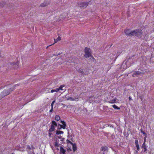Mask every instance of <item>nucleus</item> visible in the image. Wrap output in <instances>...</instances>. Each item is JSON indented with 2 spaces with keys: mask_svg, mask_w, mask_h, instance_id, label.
I'll use <instances>...</instances> for the list:
<instances>
[{
  "mask_svg": "<svg viewBox=\"0 0 154 154\" xmlns=\"http://www.w3.org/2000/svg\"><path fill=\"white\" fill-rule=\"evenodd\" d=\"M55 100H54L52 102V103H51V107L53 108V106H54V103H55Z\"/></svg>",
  "mask_w": 154,
  "mask_h": 154,
  "instance_id": "nucleus-27",
  "label": "nucleus"
},
{
  "mask_svg": "<svg viewBox=\"0 0 154 154\" xmlns=\"http://www.w3.org/2000/svg\"><path fill=\"white\" fill-rule=\"evenodd\" d=\"M72 149L74 152H75L77 150V147L76 144L75 143L72 144Z\"/></svg>",
  "mask_w": 154,
  "mask_h": 154,
  "instance_id": "nucleus-16",
  "label": "nucleus"
},
{
  "mask_svg": "<svg viewBox=\"0 0 154 154\" xmlns=\"http://www.w3.org/2000/svg\"><path fill=\"white\" fill-rule=\"evenodd\" d=\"M53 110V108L51 107V109L50 110L49 112H52Z\"/></svg>",
  "mask_w": 154,
  "mask_h": 154,
  "instance_id": "nucleus-34",
  "label": "nucleus"
},
{
  "mask_svg": "<svg viewBox=\"0 0 154 154\" xmlns=\"http://www.w3.org/2000/svg\"><path fill=\"white\" fill-rule=\"evenodd\" d=\"M91 97H88V98L90 99Z\"/></svg>",
  "mask_w": 154,
  "mask_h": 154,
  "instance_id": "nucleus-39",
  "label": "nucleus"
},
{
  "mask_svg": "<svg viewBox=\"0 0 154 154\" xmlns=\"http://www.w3.org/2000/svg\"><path fill=\"white\" fill-rule=\"evenodd\" d=\"M61 40V38L60 36H58L57 39H54V43H57L58 41H60Z\"/></svg>",
  "mask_w": 154,
  "mask_h": 154,
  "instance_id": "nucleus-18",
  "label": "nucleus"
},
{
  "mask_svg": "<svg viewBox=\"0 0 154 154\" xmlns=\"http://www.w3.org/2000/svg\"><path fill=\"white\" fill-rule=\"evenodd\" d=\"M115 109H120V108L119 107H118L116 105H113L112 106Z\"/></svg>",
  "mask_w": 154,
  "mask_h": 154,
  "instance_id": "nucleus-21",
  "label": "nucleus"
},
{
  "mask_svg": "<svg viewBox=\"0 0 154 154\" xmlns=\"http://www.w3.org/2000/svg\"><path fill=\"white\" fill-rule=\"evenodd\" d=\"M63 132L62 131H57L56 132V134L57 135L60 134H63Z\"/></svg>",
  "mask_w": 154,
  "mask_h": 154,
  "instance_id": "nucleus-20",
  "label": "nucleus"
},
{
  "mask_svg": "<svg viewBox=\"0 0 154 154\" xmlns=\"http://www.w3.org/2000/svg\"><path fill=\"white\" fill-rule=\"evenodd\" d=\"M16 85H16L15 86H13V87L10 88V90L8 91L7 90H5L3 91L2 92V93L3 94L2 96L4 97L5 96H6L9 94L14 89L15 86Z\"/></svg>",
  "mask_w": 154,
  "mask_h": 154,
  "instance_id": "nucleus-4",
  "label": "nucleus"
},
{
  "mask_svg": "<svg viewBox=\"0 0 154 154\" xmlns=\"http://www.w3.org/2000/svg\"><path fill=\"white\" fill-rule=\"evenodd\" d=\"M135 143L138 151H139L140 149V146L138 144V140L137 139L135 140Z\"/></svg>",
  "mask_w": 154,
  "mask_h": 154,
  "instance_id": "nucleus-11",
  "label": "nucleus"
},
{
  "mask_svg": "<svg viewBox=\"0 0 154 154\" xmlns=\"http://www.w3.org/2000/svg\"><path fill=\"white\" fill-rule=\"evenodd\" d=\"M5 5V3L3 2H2L0 3V8L3 7Z\"/></svg>",
  "mask_w": 154,
  "mask_h": 154,
  "instance_id": "nucleus-23",
  "label": "nucleus"
},
{
  "mask_svg": "<svg viewBox=\"0 0 154 154\" xmlns=\"http://www.w3.org/2000/svg\"><path fill=\"white\" fill-rule=\"evenodd\" d=\"M66 141H67V143H71V144H72L73 143L71 142V141H70L69 140H66Z\"/></svg>",
  "mask_w": 154,
  "mask_h": 154,
  "instance_id": "nucleus-26",
  "label": "nucleus"
},
{
  "mask_svg": "<svg viewBox=\"0 0 154 154\" xmlns=\"http://www.w3.org/2000/svg\"><path fill=\"white\" fill-rule=\"evenodd\" d=\"M51 132H49V133H48V135H49V136L50 137H51V135L52 134V133H51Z\"/></svg>",
  "mask_w": 154,
  "mask_h": 154,
  "instance_id": "nucleus-32",
  "label": "nucleus"
},
{
  "mask_svg": "<svg viewBox=\"0 0 154 154\" xmlns=\"http://www.w3.org/2000/svg\"><path fill=\"white\" fill-rule=\"evenodd\" d=\"M55 92V89H52L51 90V93H53Z\"/></svg>",
  "mask_w": 154,
  "mask_h": 154,
  "instance_id": "nucleus-33",
  "label": "nucleus"
},
{
  "mask_svg": "<svg viewBox=\"0 0 154 154\" xmlns=\"http://www.w3.org/2000/svg\"><path fill=\"white\" fill-rule=\"evenodd\" d=\"M89 4L88 2H82L79 3L78 5L81 8H86Z\"/></svg>",
  "mask_w": 154,
  "mask_h": 154,
  "instance_id": "nucleus-6",
  "label": "nucleus"
},
{
  "mask_svg": "<svg viewBox=\"0 0 154 154\" xmlns=\"http://www.w3.org/2000/svg\"><path fill=\"white\" fill-rule=\"evenodd\" d=\"M141 132L143 133L144 135H145L146 136L147 134L144 131H143L142 129H141Z\"/></svg>",
  "mask_w": 154,
  "mask_h": 154,
  "instance_id": "nucleus-25",
  "label": "nucleus"
},
{
  "mask_svg": "<svg viewBox=\"0 0 154 154\" xmlns=\"http://www.w3.org/2000/svg\"><path fill=\"white\" fill-rule=\"evenodd\" d=\"M138 150H137V151L136 152V153H138Z\"/></svg>",
  "mask_w": 154,
  "mask_h": 154,
  "instance_id": "nucleus-40",
  "label": "nucleus"
},
{
  "mask_svg": "<svg viewBox=\"0 0 154 154\" xmlns=\"http://www.w3.org/2000/svg\"><path fill=\"white\" fill-rule=\"evenodd\" d=\"M142 147L144 149V152H145L147 150V148L146 147V145L145 143V142H144L142 144Z\"/></svg>",
  "mask_w": 154,
  "mask_h": 154,
  "instance_id": "nucleus-15",
  "label": "nucleus"
},
{
  "mask_svg": "<svg viewBox=\"0 0 154 154\" xmlns=\"http://www.w3.org/2000/svg\"><path fill=\"white\" fill-rule=\"evenodd\" d=\"M146 136L144 138V142H145V143L146 138Z\"/></svg>",
  "mask_w": 154,
  "mask_h": 154,
  "instance_id": "nucleus-36",
  "label": "nucleus"
},
{
  "mask_svg": "<svg viewBox=\"0 0 154 154\" xmlns=\"http://www.w3.org/2000/svg\"><path fill=\"white\" fill-rule=\"evenodd\" d=\"M139 97L140 98L141 100L143 101V98L142 97V96L140 94Z\"/></svg>",
  "mask_w": 154,
  "mask_h": 154,
  "instance_id": "nucleus-28",
  "label": "nucleus"
},
{
  "mask_svg": "<svg viewBox=\"0 0 154 154\" xmlns=\"http://www.w3.org/2000/svg\"><path fill=\"white\" fill-rule=\"evenodd\" d=\"M55 92H57L59 91L58 88H56V89H55Z\"/></svg>",
  "mask_w": 154,
  "mask_h": 154,
  "instance_id": "nucleus-30",
  "label": "nucleus"
},
{
  "mask_svg": "<svg viewBox=\"0 0 154 154\" xmlns=\"http://www.w3.org/2000/svg\"><path fill=\"white\" fill-rule=\"evenodd\" d=\"M11 154H15L14 153H12Z\"/></svg>",
  "mask_w": 154,
  "mask_h": 154,
  "instance_id": "nucleus-41",
  "label": "nucleus"
},
{
  "mask_svg": "<svg viewBox=\"0 0 154 154\" xmlns=\"http://www.w3.org/2000/svg\"><path fill=\"white\" fill-rule=\"evenodd\" d=\"M124 32L127 35L130 36H133V30L131 31L129 29H125Z\"/></svg>",
  "mask_w": 154,
  "mask_h": 154,
  "instance_id": "nucleus-8",
  "label": "nucleus"
},
{
  "mask_svg": "<svg viewBox=\"0 0 154 154\" xmlns=\"http://www.w3.org/2000/svg\"><path fill=\"white\" fill-rule=\"evenodd\" d=\"M54 44V43L53 44H52V45H49V46H48L47 47V48H48V47H49V46H51V45H53V44Z\"/></svg>",
  "mask_w": 154,
  "mask_h": 154,
  "instance_id": "nucleus-38",
  "label": "nucleus"
},
{
  "mask_svg": "<svg viewBox=\"0 0 154 154\" xmlns=\"http://www.w3.org/2000/svg\"><path fill=\"white\" fill-rule=\"evenodd\" d=\"M55 119L56 120L59 121L60 119V117L58 115H56L55 117Z\"/></svg>",
  "mask_w": 154,
  "mask_h": 154,
  "instance_id": "nucleus-19",
  "label": "nucleus"
},
{
  "mask_svg": "<svg viewBox=\"0 0 154 154\" xmlns=\"http://www.w3.org/2000/svg\"><path fill=\"white\" fill-rule=\"evenodd\" d=\"M64 87V85H60L59 88L58 89H59V90H63L64 89H63V88Z\"/></svg>",
  "mask_w": 154,
  "mask_h": 154,
  "instance_id": "nucleus-24",
  "label": "nucleus"
},
{
  "mask_svg": "<svg viewBox=\"0 0 154 154\" xmlns=\"http://www.w3.org/2000/svg\"><path fill=\"white\" fill-rule=\"evenodd\" d=\"M57 124L54 121H52L51 122V128L49 129V132H53L54 131L55 129V127H57Z\"/></svg>",
  "mask_w": 154,
  "mask_h": 154,
  "instance_id": "nucleus-3",
  "label": "nucleus"
},
{
  "mask_svg": "<svg viewBox=\"0 0 154 154\" xmlns=\"http://www.w3.org/2000/svg\"><path fill=\"white\" fill-rule=\"evenodd\" d=\"M135 35L137 37L140 38L143 36V32L140 29H137L133 30V36Z\"/></svg>",
  "mask_w": 154,
  "mask_h": 154,
  "instance_id": "nucleus-1",
  "label": "nucleus"
},
{
  "mask_svg": "<svg viewBox=\"0 0 154 154\" xmlns=\"http://www.w3.org/2000/svg\"><path fill=\"white\" fill-rule=\"evenodd\" d=\"M107 149L108 147L106 146H103L101 147V150L102 151H105Z\"/></svg>",
  "mask_w": 154,
  "mask_h": 154,
  "instance_id": "nucleus-14",
  "label": "nucleus"
},
{
  "mask_svg": "<svg viewBox=\"0 0 154 154\" xmlns=\"http://www.w3.org/2000/svg\"><path fill=\"white\" fill-rule=\"evenodd\" d=\"M49 4V2L47 1H45L43 3L41 4L40 5V6L42 7H45L46 6H47Z\"/></svg>",
  "mask_w": 154,
  "mask_h": 154,
  "instance_id": "nucleus-10",
  "label": "nucleus"
},
{
  "mask_svg": "<svg viewBox=\"0 0 154 154\" xmlns=\"http://www.w3.org/2000/svg\"><path fill=\"white\" fill-rule=\"evenodd\" d=\"M27 149H30L31 148H30V146H28L27 147Z\"/></svg>",
  "mask_w": 154,
  "mask_h": 154,
  "instance_id": "nucleus-37",
  "label": "nucleus"
},
{
  "mask_svg": "<svg viewBox=\"0 0 154 154\" xmlns=\"http://www.w3.org/2000/svg\"><path fill=\"white\" fill-rule=\"evenodd\" d=\"M116 98H115L113 99L112 100H111L110 101H109L108 102L109 103H113L116 102Z\"/></svg>",
  "mask_w": 154,
  "mask_h": 154,
  "instance_id": "nucleus-17",
  "label": "nucleus"
},
{
  "mask_svg": "<svg viewBox=\"0 0 154 154\" xmlns=\"http://www.w3.org/2000/svg\"><path fill=\"white\" fill-rule=\"evenodd\" d=\"M61 123L62 124V125L59 124V125L60 126L61 128H62L63 129H65L66 126V123L64 121H61Z\"/></svg>",
  "mask_w": 154,
  "mask_h": 154,
  "instance_id": "nucleus-9",
  "label": "nucleus"
},
{
  "mask_svg": "<svg viewBox=\"0 0 154 154\" xmlns=\"http://www.w3.org/2000/svg\"><path fill=\"white\" fill-rule=\"evenodd\" d=\"M129 100V101L132 100V99L131 97L129 96L128 97Z\"/></svg>",
  "mask_w": 154,
  "mask_h": 154,
  "instance_id": "nucleus-31",
  "label": "nucleus"
},
{
  "mask_svg": "<svg viewBox=\"0 0 154 154\" xmlns=\"http://www.w3.org/2000/svg\"><path fill=\"white\" fill-rule=\"evenodd\" d=\"M143 74V72H140L139 71H135L133 72L132 75L133 77H135L137 76H138L139 75H142Z\"/></svg>",
  "mask_w": 154,
  "mask_h": 154,
  "instance_id": "nucleus-7",
  "label": "nucleus"
},
{
  "mask_svg": "<svg viewBox=\"0 0 154 154\" xmlns=\"http://www.w3.org/2000/svg\"><path fill=\"white\" fill-rule=\"evenodd\" d=\"M10 64L11 66L14 69H16L19 67V62L18 61H17L16 62L10 63Z\"/></svg>",
  "mask_w": 154,
  "mask_h": 154,
  "instance_id": "nucleus-5",
  "label": "nucleus"
},
{
  "mask_svg": "<svg viewBox=\"0 0 154 154\" xmlns=\"http://www.w3.org/2000/svg\"><path fill=\"white\" fill-rule=\"evenodd\" d=\"M60 53H58V54L56 53V54H54L53 55L57 56L58 55H60Z\"/></svg>",
  "mask_w": 154,
  "mask_h": 154,
  "instance_id": "nucleus-35",
  "label": "nucleus"
},
{
  "mask_svg": "<svg viewBox=\"0 0 154 154\" xmlns=\"http://www.w3.org/2000/svg\"><path fill=\"white\" fill-rule=\"evenodd\" d=\"M135 143L138 151H139L140 149V146L138 144V140L137 139L135 140Z\"/></svg>",
  "mask_w": 154,
  "mask_h": 154,
  "instance_id": "nucleus-12",
  "label": "nucleus"
},
{
  "mask_svg": "<svg viewBox=\"0 0 154 154\" xmlns=\"http://www.w3.org/2000/svg\"><path fill=\"white\" fill-rule=\"evenodd\" d=\"M78 71L81 74H83L84 73V72L82 69H78Z\"/></svg>",
  "mask_w": 154,
  "mask_h": 154,
  "instance_id": "nucleus-22",
  "label": "nucleus"
},
{
  "mask_svg": "<svg viewBox=\"0 0 154 154\" xmlns=\"http://www.w3.org/2000/svg\"><path fill=\"white\" fill-rule=\"evenodd\" d=\"M103 154H105V153H103Z\"/></svg>",
  "mask_w": 154,
  "mask_h": 154,
  "instance_id": "nucleus-42",
  "label": "nucleus"
},
{
  "mask_svg": "<svg viewBox=\"0 0 154 154\" xmlns=\"http://www.w3.org/2000/svg\"><path fill=\"white\" fill-rule=\"evenodd\" d=\"M60 153H62L63 154H65V153L66 152V150L64 149L63 148L62 146L60 147Z\"/></svg>",
  "mask_w": 154,
  "mask_h": 154,
  "instance_id": "nucleus-13",
  "label": "nucleus"
},
{
  "mask_svg": "<svg viewBox=\"0 0 154 154\" xmlns=\"http://www.w3.org/2000/svg\"><path fill=\"white\" fill-rule=\"evenodd\" d=\"M85 53L84 57L85 58H87L91 57L92 59H94V57L91 54L90 49L89 48L87 47H85Z\"/></svg>",
  "mask_w": 154,
  "mask_h": 154,
  "instance_id": "nucleus-2",
  "label": "nucleus"
},
{
  "mask_svg": "<svg viewBox=\"0 0 154 154\" xmlns=\"http://www.w3.org/2000/svg\"><path fill=\"white\" fill-rule=\"evenodd\" d=\"M54 146H58V143L56 141L55 143H54Z\"/></svg>",
  "mask_w": 154,
  "mask_h": 154,
  "instance_id": "nucleus-29",
  "label": "nucleus"
}]
</instances>
